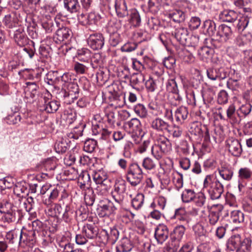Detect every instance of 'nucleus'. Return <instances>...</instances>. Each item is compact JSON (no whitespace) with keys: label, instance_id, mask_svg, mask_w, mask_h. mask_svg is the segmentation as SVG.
I'll return each instance as SVG.
<instances>
[{"label":"nucleus","instance_id":"obj_1","mask_svg":"<svg viewBox=\"0 0 252 252\" xmlns=\"http://www.w3.org/2000/svg\"><path fill=\"white\" fill-rule=\"evenodd\" d=\"M153 139L155 143L152 147V154L156 159L159 160L171 151L172 144L163 134H156L153 136Z\"/></svg>","mask_w":252,"mask_h":252},{"label":"nucleus","instance_id":"obj_2","mask_svg":"<svg viewBox=\"0 0 252 252\" xmlns=\"http://www.w3.org/2000/svg\"><path fill=\"white\" fill-rule=\"evenodd\" d=\"M204 191H206L212 200L219 199L224 191L223 186L213 175H207L203 182Z\"/></svg>","mask_w":252,"mask_h":252},{"label":"nucleus","instance_id":"obj_3","mask_svg":"<svg viewBox=\"0 0 252 252\" xmlns=\"http://www.w3.org/2000/svg\"><path fill=\"white\" fill-rule=\"evenodd\" d=\"M126 180L132 187L140 184L143 179L142 170L137 163H131L127 168L126 174Z\"/></svg>","mask_w":252,"mask_h":252},{"label":"nucleus","instance_id":"obj_4","mask_svg":"<svg viewBox=\"0 0 252 252\" xmlns=\"http://www.w3.org/2000/svg\"><path fill=\"white\" fill-rule=\"evenodd\" d=\"M98 228L94 224H86L82 230L81 234L76 235V242L78 245H84L88 239H94L98 234Z\"/></svg>","mask_w":252,"mask_h":252},{"label":"nucleus","instance_id":"obj_5","mask_svg":"<svg viewBox=\"0 0 252 252\" xmlns=\"http://www.w3.org/2000/svg\"><path fill=\"white\" fill-rule=\"evenodd\" d=\"M122 205L121 203L115 201L113 203L108 199L101 200L98 205L97 213L100 217H108L115 214L116 211Z\"/></svg>","mask_w":252,"mask_h":252},{"label":"nucleus","instance_id":"obj_6","mask_svg":"<svg viewBox=\"0 0 252 252\" xmlns=\"http://www.w3.org/2000/svg\"><path fill=\"white\" fill-rule=\"evenodd\" d=\"M54 21L56 27L59 29L56 31L54 36V39L56 43L64 42L66 44L72 36V32L70 29L66 27L60 26V20L59 19L55 18Z\"/></svg>","mask_w":252,"mask_h":252},{"label":"nucleus","instance_id":"obj_7","mask_svg":"<svg viewBox=\"0 0 252 252\" xmlns=\"http://www.w3.org/2000/svg\"><path fill=\"white\" fill-rule=\"evenodd\" d=\"M220 119L229 122L231 124H237L239 122L236 112L235 107L233 105H230L225 110L222 108L219 107L216 112Z\"/></svg>","mask_w":252,"mask_h":252},{"label":"nucleus","instance_id":"obj_8","mask_svg":"<svg viewBox=\"0 0 252 252\" xmlns=\"http://www.w3.org/2000/svg\"><path fill=\"white\" fill-rule=\"evenodd\" d=\"M79 89L78 85L70 82L67 85L66 89L63 90V96L64 103L70 104L76 99L79 95Z\"/></svg>","mask_w":252,"mask_h":252},{"label":"nucleus","instance_id":"obj_9","mask_svg":"<svg viewBox=\"0 0 252 252\" xmlns=\"http://www.w3.org/2000/svg\"><path fill=\"white\" fill-rule=\"evenodd\" d=\"M126 190V184L125 180H118L114 186L112 196L115 201L123 204L125 194Z\"/></svg>","mask_w":252,"mask_h":252},{"label":"nucleus","instance_id":"obj_10","mask_svg":"<svg viewBox=\"0 0 252 252\" xmlns=\"http://www.w3.org/2000/svg\"><path fill=\"white\" fill-rule=\"evenodd\" d=\"M217 40L221 44L229 42L233 37V32L231 28L225 24L220 25L217 32Z\"/></svg>","mask_w":252,"mask_h":252},{"label":"nucleus","instance_id":"obj_11","mask_svg":"<svg viewBox=\"0 0 252 252\" xmlns=\"http://www.w3.org/2000/svg\"><path fill=\"white\" fill-rule=\"evenodd\" d=\"M172 219H175L179 221L180 223L189 226L192 221L189 214L186 211L185 208L180 207L175 210L174 215L171 217Z\"/></svg>","mask_w":252,"mask_h":252},{"label":"nucleus","instance_id":"obj_12","mask_svg":"<svg viewBox=\"0 0 252 252\" xmlns=\"http://www.w3.org/2000/svg\"><path fill=\"white\" fill-rule=\"evenodd\" d=\"M88 44L93 50L101 49L104 45V38L100 33L91 34L87 39Z\"/></svg>","mask_w":252,"mask_h":252},{"label":"nucleus","instance_id":"obj_13","mask_svg":"<svg viewBox=\"0 0 252 252\" xmlns=\"http://www.w3.org/2000/svg\"><path fill=\"white\" fill-rule=\"evenodd\" d=\"M226 147L229 152L233 156L239 157L241 156L243 150L238 140L229 138L226 141Z\"/></svg>","mask_w":252,"mask_h":252},{"label":"nucleus","instance_id":"obj_14","mask_svg":"<svg viewBox=\"0 0 252 252\" xmlns=\"http://www.w3.org/2000/svg\"><path fill=\"white\" fill-rule=\"evenodd\" d=\"M93 177L94 182L96 184L99 185L100 188L104 187V193L107 192L109 189L107 186L105 185L104 183L108 178L106 172L102 169L95 170L93 172Z\"/></svg>","mask_w":252,"mask_h":252},{"label":"nucleus","instance_id":"obj_15","mask_svg":"<svg viewBox=\"0 0 252 252\" xmlns=\"http://www.w3.org/2000/svg\"><path fill=\"white\" fill-rule=\"evenodd\" d=\"M151 127L154 130L164 133L165 131L169 132L170 127L169 123L161 118H156L152 121Z\"/></svg>","mask_w":252,"mask_h":252},{"label":"nucleus","instance_id":"obj_16","mask_svg":"<svg viewBox=\"0 0 252 252\" xmlns=\"http://www.w3.org/2000/svg\"><path fill=\"white\" fill-rule=\"evenodd\" d=\"M208 77L212 80H222L227 77V73L223 67L209 68L207 70Z\"/></svg>","mask_w":252,"mask_h":252},{"label":"nucleus","instance_id":"obj_17","mask_svg":"<svg viewBox=\"0 0 252 252\" xmlns=\"http://www.w3.org/2000/svg\"><path fill=\"white\" fill-rule=\"evenodd\" d=\"M175 37L182 44L189 46V32L186 28L180 27L176 29Z\"/></svg>","mask_w":252,"mask_h":252},{"label":"nucleus","instance_id":"obj_18","mask_svg":"<svg viewBox=\"0 0 252 252\" xmlns=\"http://www.w3.org/2000/svg\"><path fill=\"white\" fill-rule=\"evenodd\" d=\"M63 206L65 207L64 213L63 214V219L66 222L71 221L74 217V210L71 206L70 200L67 197H63Z\"/></svg>","mask_w":252,"mask_h":252},{"label":"nucleus","instance_id":"obj_19","mask_svg":"<svg viewBox=\"0 0 252 252\" xmlns=\"http://www.w3.org/2000/svg\"><path fill=\"white\" fill-rule=\"evenodd\" d=\"M167 227L163 224L158 225L155 230V237L158 243L162 244L168 238Z\"/></svg>","mask_w":252,"mask_h":252},{"label":"nucleus","instance_id":"obj_20","mask_svg":"<svg viewBox=\"0 0 252 252\" xmlns=\"http://www.w3.org/2000/svg\"><path fill=\"white\" fill-rule=\"evenodd\" d=\"M223 209V207L222 205H218L210 211L208 220L210 225H214L218 221Z\"/></svg>","mask_w":252,"mask_h":252},{"label":"nucleus","instance_id":"obj_21","mask_svg":"<svg viewBox=\"0 0 252 252\" xmlns=\"http://www.w3.org/2000/svg\"><path fill=\"white\" fill-rule=\"evenodd\" d=\"M41 102H44L43 109L48 113L55 112L58 110L60 106L59 102L56 100H50L46 96L41 98Z\"/></svg>","mask_w":252,"mask_h":252},{"label":"nucleus","instance_id":"obj_22","mask_svg":"<svg viewBox=\"0 0 252 252\" xmlns=\"http://www.w3.org/2000/svg\"><path fill=\"white\" fill-rule=\"evenodd\" d=\"M115 8L118 17L124 18L128 16L129 12L125 0H115Z\"/></svg>","mask_w":252,"mask_h":252},{"label":"nucleus","instance_id":"obj_23","mask_svg":"<svg viewBox=\"0 0 252 252\" xmlns=\"http://www.w3.org/2000/svg\"><path fill=\"white\" fill-rule=\"evenodd\" d=\"M13 38L15 43L19 46H25L29 42V38L22 29H19L14 32Z\"/></svg>","mask_w":252,"mask_h":252},{"label":"nucleus","instance_id":"obj_24","mask_svg":"<svg viewBox=\"0 0 252 252\" xmlns=\"http://www.w3.org/2000/svg\"><path fill=\"white\" fill-rule=\"evenodd\" d=\"M35 242V233L33 231H29L24 233L21 230L19 233V245L24 244H34Z\"/></svg>","mask_w":252,"mask_h":252},{"label":"nucleus","instance_id":"obj_25","mask_svg":"<svg viewBox=\"0 0 252 252\" xmlns=\"http://www.w3.org/2000/svg\"><path fill=\"white\" fill-rule=\"evenodd\" d=\"M238 17V14L233 10H225L219 14V19L222 22H233Z\"/></svg>","mask_w":252,"mask_h":252},{"label":"nucleus","instance_id":"obj_26","mask_svg":"<svg viewBox=\"0 0 252 252\" xmlns=\"http://www.w3.org/2000/svg\"><path fill=\"white\" fill-rule=\"evenodd\" d=\"M128 16V21L132 26L137 27L140 25L141 19L139 12L136 9H130Z\"/></svg>","mask_w":252,"mask_h":252},{"label":"nucleus","instance_id":"obj_27","mask_svg":"<svg viewBox=\"0 0 252 252\" xmlns=\"http://www.w3.org/2000/svg\"><path fill=\"white\" fill-rule=\"evenodd\" d=\"M188 115V109L186 107H180L175 112V118L176 122L180 124H183L187 119Z\"/></svg>","mask_w":252,"mask_h":252},{"label":"nucleus","instance_id":"obj_28","mask_svg":"<svg viewBox=\"0 0 252 252\" xmlns=\"http://www.w3.org/2000/svg\"><path fill=\"white\" fill-rule=\"evenodd\" d=\"M63 4L64 8L70 13H76L80 9L78 0H63Z\"/></svg>","mask_w":252,"mask_h":252},{"label":"nucleus","instance_id":"obj_29","mask_svg":"<svg viewBox=\"0 0 252 252\" xmlns=\"http://www.w3.org/2000/svg\"><path fill=\"white\" fill-rule=\"evenodd\" d=\"M242 241L241 236L239 234L231 236L227 241V248L230 251L237 250Z\"/></svg>","mask_w":252,"mask_h":252},{"label":"nucleus","instance_id":"obj_30","mask_svg":"<svg viewBox=\"0 0 252 252\" xmlns=\"http://www.w3.org/2000/svg\"><path fill=\"white\" fill-rule=\"evenodd\" d=\"M26 84L25 91L27 96L29 95L32 98H34L38 94L39 87L35 82H27Z\"/></svg>","mask_w":252,"mask_h":252},{"label":"nucleus","instance_id":"obj_31","mask_svg":"<svg viewBox=\"0 0 252 252\" xmlns=\"http://www.w3.org/2000/svg\"><path fill=\"white\" fill-rule=\"evenodd\" d=\"M180 241L171 237L163 249V252H176L180 246Z\"/></svg>","mask_w":252,"mask_h":252},{"label":"nucleus","instance_id":"obj_32","mask_svg":"<svg viewBox=\"0 0 252 252\" xmlns=\"http://www.w3.org/2000/svg\"><path fill=\"white\" fill-rule=\"evenodd\" d=\"M252 240L250 236L245 237L241 241L239 247L236 251V252H250L251 250Z\"/></svg>","mask_w":252,"mask_h":252},{"label":"nucleus","instance_id":"obj_33","mask_svg":"<svg viewBox=\"0 0 252 252\" xmlns=\"http://www.w3.org/2000/svg\"><path fill=\"white\" fill-rule=\"evenodd\" d=\"M250 23H252V17H249L247 15H243L239 19L237 25L238 30L240 32H242L247 28L249 27Z\"/></svg>","mask_w":252,"mask_h":252},{"label":"nucleus","instance_id":"obj_34","mask_svg":"<svg viewBox=\"0 0 252 252\" xmlns=\"http://www.w3.org/2000/svg\"><path fill=\"white\" fill-rule=\"evenodd\" d=\"M202 28L207 34L210 36H213L216 31V25L214 21L206 20L203 22Z\"/></svg>","mask_w":252,"mask_h":252},{"label":"nucleus","instance_id":"obj_35","mask_svg":"<svg viewBox=\"0 0 252 252\" xmlns=\"http://www.w3.org/2000/svg\"><path fill=\"white\" fill-rule=\"evenodd\" d=\"M101 233L106 237V240H109L112 243L116 242L119 235L118 230L115 227L111 228L109 232L106 230H103Z\"/></svg>","mask_w":252,"mask_h":252},{"label":"nucleus","instance_id":"obj_36","mask_svg":"<svg viewBox=\"0 0 252 252\" xmlns=\"http://www.w3.org/2000/svg\"><path fill=\"white\" fill-rule=\"evenodd\" d=\"M92 56V52L87 48H82L77 51V57L81 62H88Z\"/></svg>","mask_w":252,"mask_h":252},{"label":"nucleus","instance_id":"obj_37","mask_svg":"<svg viewBox=\"0 0 252 252\" xmlns=\"http://www.w3.org/2000/svg\"><path fill=\"white\" fill-rule=\"evenodd\" d=\"M230 219L233 223L240 224L244 222L245 215L240 210H234L230 213Z\"/></svg>","mask_w":252,"mask_h":252},{"label":"nucleus","instance_id":"obj_38","mask_svg":"<svg viewBox=\"0 0 252 252\" xmlns=\"http://www.w3.org/2000/svg\"><path fill=\"white\" fill-rule=\"evenodd\" d=\"M169 17L177 23L183 22L186 19V14L182 10L176 9L169 14Z\"/></svg>","mask_w":252,"mask_h":252},{"label":"nucleus","instance_id":"obj_39","mask_svg":"<svg viewBox=\"0 0 252 252\" xmlns=\"http://www.w3.org/2000/svg\"><path fill=\"white\" fill-rule=\"evenodd\" d=\"M14 193L19 198L25 197L29 193V190L26 187L18 183L16 184L13 189Z\"/></svg>","mask_w":252,"mask_h":252},{"label":"nucleus","instance_id":"obj_40","mask_svg":"<svg viewBox=\"0 0 252 252\" xmlns=\"http://www.w3.org/2000/svg\"><path fill=\"white\" fill-rule=\"evenodd\" d=\"M3 22L6 27L12 28L16 26L18 23V19L14 14H8L5 16Z\"/></svg>","mask_w":252,"mask_h":252},{"label":"nucleus","instance_id":"obj_41","mask_svg":"<svg viewBox=\"0 0 252 252\" xmlns=\"http://www.w3.org/2000/svg\"><path fill=\"white\" fill-rule=\"evenodd\" d=\"M238 177L241 180H249L252 177V171L247 167H241L239 169Z\"/></svg>","mask_w":252,"mask_h":252},{"label":"nucleus","instance_id":"obj_42","mask_svg":"<svg viewBox=\"0 0 252 252\" xmlns=\"http://www.w3.org/2000/svg\"><path fill=\"white\" fill-rule=\"evenodd\" d=\"M145 78L143 74L140 72L134 73L130 78V85L134 88V86L139 85L144 81Z\"/></svg>","mask_w":252,"mask_h":252},{"label":"nucleus","instance_id":"obj_43","mask_svg":"<svg viewBox=\"0 0 252 252\" xmlns=\"http://www.w3.org/2000/svg\"><path fill=\"white\" fill-rule=\"evenodd\" d=\"M132 246L130 240L127 238H123L121 241L120 246L117 247V251L120 252H128L131 251Z\"/></svg>","mask_w":252,"mask_h":252},{"label":"nucleus","instance_id":"obj_44","mask_svg":"<svg viewBox=\"0 0 252 252\" xmlns=\"http://www.w3.org/2000/svg\"><path fill=\"white\" fill-rule=\"evenodd\" d=\"M41 26L47 33H51L55 29L54 22L50 18L43 19L41 21Z\"/></svg>","mask_w":252,"mask_h":252},{"label":"nucleus","instance_id":"obj_45","mask_svg":"<svg viewBox=\"0 0 252 252\" xmlns=\"http://www.w3.org/2000/svg\"><path fill=\"white\" fill-rule=\"evenodd\" d=\"M186 226L184 224L177 225L175 227L173 230V235L171 236L172 238H175L176 239L181 241L185 232L186 231Z\"/></svg>","mask_w":252,"mask_h":252},{"label":"nucleus","instance_id":"obj_46","mask_svg":"<svg viewBox=\"0 0 252 252\" xmlns=\"http://www.w3.org/2000/svg\"><path fill=\"white\" fill-rule=\"evenodd\" d=\"M144 201V195L138 193L131 200V205L133 208L138 210L142 206Z\"/></svg>","mask_w":252,"mask_h":252},{"label":"nucleus","instance_id":"obj_47","mask_svg":"<svg viewBox=\"0 0 252 252\" xmlns=\"http://www.w3.org/2000/svg\"><path fill=\"white\" fill-rule=\"evenodd\" d=\"M252 105L250 103L242 104L237 111V115L239 117H246L251 112Z\"/></svg>","mask_w":252,"mask_h":252},{"label":"nucleus","instance_id":"obj_48","mask_svg":"<svg viewBox=\"0 0 252 252\" xmlns=\"http://www.w3.org/2000/svg\"><path fill=\"white\" fill-rule=\"evenodd\" d=\"M158 160L157 159L154 160L150 158H146L143 160L142 166L146 170H154L157 166Z\"/></svg>","mask_w":252,"mask_h":252},{"label":"nucleus","instance_id":"obj_49","mask_svg":"<svg viewBox=\"0 0 252 252\" xmlns=\"http://www.w3.org/2000/svg\"><path fill=\"white\" fill-rule=\"evenodd\" d=\"M68 144L66 140H62L57 142L55 145V149L57 153H63L68 149Z\"/></svg>","mask_w":252,"mask_h":252},{"label":"nucleus","instance_id":"obj_50","mask_svg":"<svg viewBox=\"0 0 252 252\" xmlns=\"http://www.w3.org/2000/svg\"><path fill=\"white\" fill-rule=\"evenodd\" d=\"M13 207V204L10 202L9 200L3 199L0 203V213L1 214H4L9 211L10 212L14 210Z\"/></svg>","mask_w":252,"mask_h":252},{"label":"nucleus","instance_id":"obj_51","mask_svg":"<svg viewBox=\"0 0 252 252\" xmlns=\"http://www.w3.org/2000/svg\"><path fill=\"white\" fill-rule=\"evenodd\" d=\"M83 131V126H80L74 127L70 132L67 134V135L69 138L77 139L80 136L82 135Z\"/></svg>","mask_w":252,"mask_h":252},{"label":"nucleus","instance_id":"obj_52","mask_svg":"<svg viewBox=\"0 0 252 252\" xmlns=\"http://www.w3.org/2000/svg\"><path fill=\"white\" fill-rule=\"evenodd\" d=\"M220 175L225 180L229 181L232 179L233 175V171L229 168L222 167L219 170Z\"/></svg>","mask_w":252,"mask_h":252},{"label":"nucleus","instance_id":"obj_53","mask_svg":"<svg viewBox=\"0 0 252 252\" xmlns=\"http://www.w3.org/2000/svg\"><path fill=\"white\" fill-rule=\"evenodd\" d=\"M96 145L95 140L93 139H88L84 144V150L88 153H92L94 151Z\"/></svg>","mask_w":252,"mask_h":252},{"label":"nucleus","instance_id":"obj_54","mask_svg":"<svg viewBox=\"0 0 252 252\" xmlns=\"http://www.w3.org/2000/svg\"><path fill=\"white\" fill-rule=\"evenodd\" d=\"M100 15L94 12H90L87 17L86 24L96 25L100 20Z\"/></svg>","mask_w":252,"mask_h":252},{"label":"nucleus","instance_id":"obj_55","mask_svg":"<svg viewBox=\"0 0 252 252\" xmlns=\"http://www.w3.org/2000/svg\"><path fill=\"white\" fill-rule=\"evenodd\" d=\"M212 50L207 46L202 47L199 51L198 54L202 60L205 61L211 57Z\"/></svg>","mask_w":252,"mask_h":252},{"label":"nucleus","instance_id":"obj_56","mask_svg":"<svg viewBox=\"0 0 252 252\" xmlns=\"http://www.w3.org/2000/svg\"><path fill=\"white\" fill-rule=\"evenodd\" d=\"M168 99L172 105L176 106L180 104L182 97L178 92L171 93L168 95Z\"/></svg>","mask_w":252,"mask_h":252},{"label":"nucleus","instance_id":"obj_57","mask_svg":"<svg viewBox=\"0 0 252 252\" xmlns=\"http://www.w3.org/2000/svg\"><path fill=\"white\" fill-rule=\"evenodd\" d=\"M62 212V207L60 204H56L54 207H50L48 209L47 214L52 217H58Z\"/></svg>","mask_w":252,"mask_h":252},{"label":"nucleus","instance_id":"obj_58","mask_svg":"<svg viewBox=\"0 0 252 252\" xmlns=\"http://www.w3.org/2000/svg\"><path fill=\"white\" fill-rule=\"evenodd\" d=\"M21 119V116L18 113H14L8 115L5 119L6 123L9 125L19 124Z\"/></svg>","mask_w":252,"mask_h":252},{"label":"nucleus","instance_id":"obj_59","mask_svg":"<svg viewBox=\"0 0 252 252\" xmlns=\"http://www.w3.org/2000/svg\"><path fill=\"white\" fill-rule=\"evenodd\" d=\"M195 198V192L191 189H186L182 193V198L184 202H189Z\"/></svg>","mask_w":252,"mask_h":252},{"label":"nucleus","instance_id":"obj_60","mask_svg":"<svg viewBox=\"0 0 252 252\" xmlns=\"http://www.w3.org/2000/svg\"><path fill=\"white\" fill-rule=\"evenodd\" d=\"M134 111L135 113L141 118H145L148 113L146 107L142 104H138L134 107Z\"/></svg>","mask_w":252,"mask_h":252},{"label":"nucleus","instance_id":"obj_61","mask_svg":"<svg viewBox=\"0 0 252 252\" xmlns=\"http://www.w3.org/2000/svg\"><path fill=\"white\" fill-rule=\"evenodd\" d=\"M166 90L169 93H177L178 89L174 79H169L166 84Z\"/></svg>","mask_w":252,"mask_h":252},{"label":"nucleus","instance_id":"obj_62","mask_svg":"<svg viewBox=\"0 0 252 252\" xmlns=\"http://www.w3.org/2000/svg\"><path fill=\"white\" fill-rule=\"evenodd\" d=\"M91 64L93 68H97L102 63L101 57L99 53L94 54L91 58Z\"/></svg>","mask_w":252,"mask_h":252},{"label":"nucleus","instance_id":"obj_63","mask_svg":"<svg viewBox=\"0 0 252 252\" xmlns=\"http://www.w3.org/2000/svg\"><path fill=\"white\" fill-rule=\"evenodd\" d=\"M201 19L198 17H192L189 23V27L191 30L197 29L200 26Z\"/></svg>","mask_w":252,"mask_h":252},{"label":"nucleus","instance_id":"obj_64","mask_svg":"<svg viewBox=\"0 0 252 252\" xmlns=\"http://www.w3.org/2000/svg\"><path fill=\"white\" fill-rule=\"evenodd\" d=\"M145 87L149 92H154L157 88V80L150 77L145 82Z\"/></svg>","mask_w":252,"mask_h":252}]
</instances>
